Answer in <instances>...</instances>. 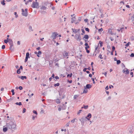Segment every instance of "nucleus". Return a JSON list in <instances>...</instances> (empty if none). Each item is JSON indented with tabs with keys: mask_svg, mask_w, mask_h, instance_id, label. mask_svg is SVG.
Segmentation results:
<instances>
[{
	"mask_svg": "<svg viewBox=\"0 0 134 134\" xmlns=\"http://www.w3.org/2000/svg\"><path fill=\"white\" fill-rule=\"evenodd\" d=\"M81 17H79L78 18V19L77 20L79 22L81 21Z\"/></svg>",
	"mask_w": 134,
	"mask_h": 134,
	"instance_id": "c85d7f7f",
	"label": "nucleus"
},
{
	"mask_svg": "<svg viewBox=\"0 0 134 134\" xmlns=\"http://www.w3.org/2000/svg\"><path fill=\"white\" fill-rule=\"evenodd\" d=\"M130 56L131 57H134V54L133 53H132L130 55Z\"/></svg>",
	"mask_w": 134,
	"mask_h": 134,
	"instance_id": "c03bdc74",
	"label": "nucleus"
},
{
	"mask_svg": "<svg viewBox=\"0 0 134 134\" xmlns=\"http://www.w3.org/2000/svg\"><path fill=\"white\" fill-rule=\"evenodd\" d=\"M59 107L61 108L62 110H64L66 109V106L64 104H62L61 105L59 106Z\"/></svg>",
	"mask_w": 134,
	"mask_h": 134,
	"instance_id": "1a4fd4ad",
	"label": "nucleus"
},
{
	"mask_svg": "<svg viewBox=\"0 0 134 134\" xmlns=\"http://www.w3.org/2000/svg\"><path fill=\"white\" fill-rule=\"evenodd\" d=\"M82 33L81 34L82 35H83V34H85V32L83 29H81Z\"/></svg>",
	"mask_w": 134,
	"mask_h": 134,
	"instance_id": "cd10ccee",
	"label": "nucleus"
},
{
	"mask_svg": "<svg viewBox=\"0 0 134 134\" xmlns=\"http://www.w3.org/2000/svg\"><path fill=\"white\" fill-rule=\"evenodd\" d=\"M46 8L44 6L42 5L41 7V9L43 10H45L46 9Z\"/></svg>",
	"mask_w": 134,
	"mask_h": 134,
	"instance_id": "6ab92c4d",
	"label": "nucleus"
},
{
	"mask_svg": "<svg viewBox=\"0 0 134 134\" xmlns=\"http://www.w3.org/2000/svg\"><path fill=\"white\" fill-rule=\"evenodd\" d=\"M84 21L85 22H87L88 21V20L87 19H84Z\"/></svg>",
	"mask_w": 134,
	"mask_h": 134,
	"instance_id": "8fccbe9b",
	"label": "nucleus"
},
{
	"mask_svg": "<svg viewBox=\"0 0 134 134\" xmlns=\"http://www.w3.org/2000/svg\"><path fill=\"white\" fill-rule=\"evenodd\" d=\"M15 104L16 105H22L21 103V102H19V103L16 102Z\"/></svg>",
	"mask_w": 134,
	"mask_h": 134,
	"instance_id": "393cba45",
	"label": "nucleus"
},
{
	"mask_svg": "<svg viewBox=\"0 0 134 134\" xmlns=\"http://www.w3.org/2000/svg\"><path fill=\"white\" fill-rule=\"evenodd\" d=\"M21 79L22 80H24V79H26V76H22L21 77Z\"/></svg>",
	"mask_w": 134,
	"mask_h": 134,
	"instance_id": "a878e982",
	"label": "nucleus"
},
{
	"mask_svg": "<svg viewBox=\"0 0 134 134\" xmlns=\"http://www.w3.org/2000/svg\"><path fill=\"white\" fill-rule=\"evenodd\" d=\"M92 86L90 84H87L86 85V88L89 89L91 88Z\"/></svg>",
	"mask_w": 134,
	"mask_h": 134,
	"instance_id": "9b49d317",
	"label": "nucleus"
},
{
	"mask_svg": "<svg viewBox=\"0 0 134 134\" xmlns=\"http://www.w3.org/2000/svg\"><path fill=\"white\" fill-rule=\"evenodd\" d=\"M82 111V110H80L77 113V114H79Z\"/></svg>",
	"mask_w": 134,
	"mask_h": 134,
	"instance_id": "69168bd1",
	"label": "nucleus"
},
{
	"mask_svg": "<svg viewBox=\"0 0 134 134\" xmlns=\"http://www.w3.org/2000/svg\"><path fill=\"white\" fill-rule=\"evenodd\" d=\"M76 19V18L75 16H74L71 18L72 21H71V23H72L75 21Z\"/></svg>",
	"mask_w": 134,
	"mask_h": 134,
	"instance_id": "ddd939ff",
	"label": "nucleus"
},
{
	"mask_svg": "<svg viewBox=\"0 0 134 134\" xmlns=\"http://www.w3.org/2000/svg\"><path fill=\"white\" fill-rule=\"evenodd\" d=\"M49 65L50 66L52 67V66L53 65V61L50 60L49 61Z\"/></svg>",
	"mask_w": 134,
	"mask_h": 134,
	"instance_id": "4468645a",
	"label": "nucleus"
},
{
	"mask_svg": "<svg viewBox=\"0 0 134 134\" xmlns=\"http://www.w3.org/2000/svg\"><path fill=\"white\" fill-rule=\"evenodd\" d=\"M129 42L128 43H127V44H126L125 45V46L126 47L128 46L129 45Z\"/></svg>",
	"mask_w": 134,
	"mask_h": 134,
	"instance_id": "774afa93",
	"label": "nucleus"
},
{
	"mask_svg": "<svg viewBox=\"0 0 134 134\" xmlns=\"http://www.w3.org/2000/svg\"><path fill=\"white\" fill-rule=\"evenodd\" d=\"M108 32H109V33L111 34H112V31H111V29H109V30H108Z\"/></svg>",
	"mask_w": 134,
	"mask_h": 134,
	"instance_id": "79ce46f5",
	"label": "nucleus"
},
{
	"mask_svg": "<svg viewBox=\"0 0 134 134\" xmlns=\"http://www.w3.org/2000/svg\"><path fill=\"white\" fill-rule=\"evenodd\" d=\"M6 126L8 128L10 129H16V124L12 121H10L9 123H7Z\"/></svg>",
	"mask_w": 134,
	"mask_h": 134,
	"instance_id": "f257e3e1",
	"label": "nucleus"
},
{
	"mask_svg": "<svg viewBox=\"0 0 134 134\" xmlns=\"http://www.w3.org/2000/svg\"><path fill=\"white\" fill-rule=\"evenodd\" d=\"M85 30L86 31H87L88 32L89 31V29L88 28H86Z\"/></svg>",
	"mask_w": 134,
	"mask_h": 134,
	"instance_id": "49530a36",
	"label": "nucleus"
},
{
	"mask_svg": "<svg viewBox=\"0 0 134 134\" xmlns=\"http://www.w3.org/2000/svg\"><path fill=\"white\" fill-rule=\"evenodd\" d=\"M87 69V68H85L83 70V71L84 72L86 71V70Z\"/></svg>",
	"mask_w": 134,
	"mask_h": 134,
	"instance_id": "052dcab7",
	"label": "nucleus"
},
{
	"mask_svg": "<svg viewBox=\"0 0 134 134\" xmlns=\"http://www.w3.org/2000/svg\"><path fill=\"white\" fill-rule=\"evenodd\" d=\"M83 38L87 39H88V38H89L88 35H85L84 36Z\"/></svg>",
	"mask_w": 134,
	"mask_h": 134,
	"instance_id": "aec40b11",
	"label": "nucleus"
},
{
	"mask_svg": "<svg viewBox=\"0 0 134 134\" xmlns=\"http://www.w3.org/2000/svg\"><path fill=\"white\" fill-rule=\"evenodd\" d=\"M131 19L132 21L134 20V16H132L131 17Z\"/></svg>",
	"mask_w": 134,
	"mask_h": 134,
	"instance_id": "f704fd0d",
	"label": "nucleus"
},
{
	"mask_svg": "<svg viewBox=\"0 0 134 134\" xmlns=\"http://www.w3.org/2000/svg\"><path fill=\"white\" fill-rule=\"evenodd\" d=\"M85 89L83 91V93H86L88 92V90H87V88L85 87Z\"/></svg>",
	"mask_w": 134,
	"mask_h": 134,
	"instance_id": "dca6fc26",
	"label": "nucleus"
},
{
	"mask_svg": "<svg viewBox=\"0 0 134 134\" xmlns=\"http://www.w3.org/2000/svg\"><path fill=\"white\" fill-rule=\"evenodd\" d=\"M80 121H81L82 124L83 125L85 121L86 120V118L85 117H82L81 119H80Z\"/></svg>",
	"mask_w": 134,
	"mask_h": 134,
	"instance_id": "0eeeda50",
	"label": "nucleus"
},
{
	"mask_svg": "<svg viewBox=\"0 0 134 134\" xmlns=\"http://www.w3.org/2000/svg\"><path fill=\"white\" fill-rule=\"evenodd\" d=\"M29 29L31 30V31H33V30L32 29V27L31 26H29Z\"/></svg>",
	"mask_w": 134,
	"mask_h": 134,
	"instance_id": "5701e85b",
	"label": "nucleus"
},
{
	"mask_svg": "<svg viewBox=\"0 0 134 134\" xmlns=\"http://www.w3.org/2000/svg\"><path fill=\"white\" fill-rule=\"evenodd\" d=\"M72 76V74L71 73L70 74H68L67 75V77H68L69 76H70V77H71Z\"/></svg>",
	"mask_w": 134,
	"mask_h": 134,
	"instance_id": "e433bc0d",
	"label": "nucleus"
},
{
	"mask_svg": "<svg viewBox=\"0 0 134 134\" xmlns=\"http://www.w3.org/2000/svg\"><path fill=\"white\" fill-rule=\"evenodd\" d=\"M8 40H5L4 41V42L5 43H7L8 42Z\"/></svg>",
	"mask_w": 134,
	"mask_h": 134,
	"instance_id": "3c124183",
	"label": "nucleus"
},
{
	"mask_svg": "<svg viewBox=\"0 0 134 134\" xmlns=\"http://www.w3.org/2000/svg\"><path fill=\"white\" fill-rule=\"evenodd\" d=\"M115 48L114 47V46H113L112 47V51L113 52L115 50Z\"/></svg>",
	"mask_w": 134,
	"mask_h": 134,
	"instance_id": "c9c22d12",
	"label": "nucleus"
},
{
	"mask_svg": "<svg viewBox=\"0 0 134 134\" xmlns=\"http://www.w3.org/2000/svg\"><path fill=\"white\" fill-rule=\"evenodd\" d=\"M59 85V83H57L56 84H55L54 85V86L55 87L56 86H58Z\"/></svg>",
	"mask_w": 134,
	"mask_h": 134,
	"instance_id": "bb28decb",
	"label": "nucleus"
},
{
	"mask_svg": "<svg viewBox=\"0 0 134 134\" xmlns=\"http://www.w3.org/2000/svg\"><path fill=\"white\" fill-rule=\"evenodd\" d=\"M122 72L125 73V74H129V71L127 68H125L122 70Z\"/></svg>",
	"mask_w": 134,
	"mask_h": 134,
	"instance_id": "39448f33",
	"label": "nucleus"
},
{
	"mask_svg": "<svg viewBox=\"0 0 134 134\" xmlns=\"http://www.w3.org/2000/svg\"><path fill=\"white\" fill-rule=\"evenodd\" d=\"M42 54V52H41V51H38V52L37 53V54H39V55H40L41 54Z\"/></svg>",
	"mask_w": 134,
	"mask_h": 134,
	"instance_id": "4c0bfd02",
	"label": "nucleus"
},
{
	"mask_svg": "<svg viewBox=\"0 0 134 134\" xmlns=\"http://www.w3.org/2000/svg\"><path fill=\"white\" fill-rule=\"evenodd\" d=\"M4 2H5V1L3 0V1L1 2V4L3 5H5V3Z\"/></svg>",
	"mask_w": 134,
	"mask_h": 134,
	"instance_id": "2f4dec72",
	"label": "nucleus"
},
{
	"mask_svg": "<svg viewBox=\"0 0 134 134\" xmlns=\"http://www.w3.org/2000/svg\"><path fill=\"white\" fill-rule=\"evenodd\" d=\"M92 80L93 81V83L94 84H95V82L94 81V78H92Z\"/></svg>",
	"mask_w": 134,
	"mask_h": 134,
	"instance_id": "a19ab883",
	"label": "nucleus"
},
{
	"mask_svg": "<svg viewBox=\"0 0 134 134\" xmlns=\"http://www.w3.org/2000/svg\"><path fill=\"white\" fill-rule=\"evenodd\" d=\"M39 4L37 2H33L32 7L33 8H38Z\"/></svg>",
	"mask_w": 134,
	"mask_h": 134,
	"instance_id": "7ed1b4c3",
	"label": "nucleus"
},
{
	"mask_svg": "<svg viewBox=\"0 0 134 134\" xmlns=\"http://www.w3.org/2000/svg\"><path fill=\"white\" fill-rule=\"evenodd\" d=\"M62 108L61 107H60L59 108H58V110L59 111H60L61 110Z\"/></svg>",
	"mask_w": 134,
	"mask_h": 134,
	"instance_id": "bf43d9fd",
	"label": "nucleus"
},
{
	"mask_svg": "<svg viewBox=\"0 0 134 134\" xmlns=\"http://www.w3.org/2000/svg\"><path fill=\"white\" fill-rule=\"evenodd\" d=\"M11 92H12V95H13L14 94V89H12L11 90Z\"/></svg>",
	"mask_w": 134,
	"mask_h": 134,
	"instance_id": "473e14b6",
	"label": "nucleus"
},
{
	"mask_svg": "<svg viewBox=\"0 0 134 134\" xmlns=\"http://www.w3.org/2000/svg\"><path fill=\"white\" fill-rule=\"evenodd\" d=\"M5 48V45H3L2 47V49H4Z\"/></svg>",
	"mask_w": 134,
	"mask_h": 134,
	"instance_id": "58836bf2",
	"label": "nucleus"
},
{
	"mask_svg": "<svg viewBox=\"0 0 134 134\" xmlns=\"http://www.w3.org/2000/svg\"><path fill=\"white\" fill-rule=\"evenodd\" d=\"M13 43L12 44H10V47H9L10 49L11 50H13V49H14V48L13 47Z\"/></svg>",
	"mask_w": 134,
	"mask_h": 134,
	"instance_id": "f8f14e48",
	"label": "nucleus"
},
{
	"mask_svg": "<svg viewBox=\"0 0 134 134\" xmlns=\"http://www.w3.org/2000/svg\"><path fill=\"white\" fill-rule=\"evenodd\" d=\"M19 88L20 90H21L23 89V87L21 86H20L19 87Z\"/></svg>",
	"mask_w": 134,
	"mask_h": 134,
	"instance_id": "6e6d98bb",
	"label": "nucleus"
},
{
	"mask_svg": "<svg viewBox=\"0 0 134 134\" xmlns=\"http://www.w3.org/2000/svg\"><path fill=\"white\" fill-rule=\"evenodd\" d=\"M28 59V58H27L25 57V62H26L27 61Z\"/></svg>",
	"mask_w": 134,
	"mask_h": 134,
	"instance_id": "0e129e2a",
	"label": "nucleus"
},
{
	"mask_svg": "<svg viewBox=\"0 0 134 134\" xmlns=\"http://www.w3.org/2000/svg\"><path fill=\"white\" fill-rule=\"evenodd\" d=\"M61 102L60 99H56V103L57 104H59Z\"/></svg>",
	"mask_w": 134,
	"mask_h": 134,
	"instance_id": "a211bd4d",
	"label": "nucleus"
},
{
	"mask_svg": "<svg viewBox=\"0 0 134 134\" xmlns=\"http://www.w3.org/2000/svg\"><path fill=\"white\" fill-rule=\"evenodd\" d=\"M103 30V29L102 28H100V29H99L98 30V31L99 32H100V31H102Z\"/></svg>",
	"mask_w": 134,
	"mask_h": 134,
	"instance_id": "5fc2aeb1",
	"label": "nucleus"
},
{
	"mask_svg": "<svg viewBox=\"0 0 134 134\" xmlns=\"http://www.w3.org/2000/svg\"><path fill=\"white\" fill-rule=\"evenodd\" d=\"M83 106V107H81V108L82 109L83 108H84L85 109H87L88 108V106L87 105L86 106L85 105H84Z\"/></svg>",
	"mask_w": 134,
	"mask_h": 134,
	"instance_id": "f3484780",
	"label": "nucleus"
},
{
	"mask_svg": "<svg viewBox=\"0 0 134 134\" xmlns=\"http://www.w3.org/2000/svg\"><path fill=\"white\" fill-rule=\"evenodd\" d=\"M33 113H34L36 114V115H37V112L35 110H33Z\"/></svg>",
	"mask_w": 134,
	"mask_h": 134,
	"instance_id": "09e8293b",
	"label": "nucleus"
},
{
	"mask_svg": "<svg viewBox=\"0 0 134 134\" xmlns=\"http://www.w3.org/2000/svg\"><path fill=\"white\" fill-rule=\"evenodd\" d=\"M121 63V61L120 60H117V64H119Z\"/></svg>",
	"mask_w": 134,
	"mask_h": 134,
	"instance_id": "7c9ffc66",
	"label": "nucleus"
},
{
	"mask_svg": "<svg viewBox=\"0 0 134 134\" xmlns=\"http://www.w3.org/2000/svg\"><path fill=\"white\" fill-rule=\"evenodd\" d=\"M18 69H19L20 70V69H23V66H21Z\"/></svg>",
	"mask_w": 134,
	"mask_h": 134,
	"instance_id": "338daca9",
	"label": "nucleus"
},
{
	"mask_svg": "<svg viewBox=\"0 0 134 134\" xmlns=\"http://www.w3.org/2000/svg\"><path fill=\"white\" fill-rule=\"evenodd\" d=\"M89 48V46H86L85 47V49L86 50L87 49Z\"/></svg>",
	"mask_w": 134,
	"mask_h": 134,
	"instance_id": "603ef678",
	"label": "nucleus"
},
{
	"mask_svg": "<svg viewBox=\"0 0 134 134\" xmlns=\"http://www.w3.org/2000/svg\"><path fill=\"white\" fill-rule=\"evenodd\" d=\"M58 35V34L57 32H54L52 33L51 36V38H52L53 40H54L56 38V37Z\"/></svg>",
	"mask_w": 134,
	"mask_h": 134,
	"instance_id": "20e7f679",
	"label": "nucleus"
},
{
	"mask_svg": "<svg viewBox=\"0 0 134 134\" xmlns=\"http://www.w3.org/2000/svg\"><path fill=\"white\" fill-rule=\"evenodd\" d=\"M70 121H69L68 122L67 124H66V126L67 127H68L69 126V124H70Z\"/></svg>",
	"mask_w": 134,
	"mask_h": 134,
	"instance_id": "37998d69",
	"label": "nucleus"
},
{
	"mask_svg": "<svg viewBox=\"0 0 134 134\" xmlns=\"http://www.w3.org/2000/svg\"><path fill=\"white\" fill-rule=\"evenodd\" d=\"M111 96H109L108 97V98L107 99V100H110L111 99Z\"/></svg>",
	"mask_w": 134,
	"mask_h": 134,
	"instance_id": "4d7b16f0",
	"label": "nucleus"
},
{
	"mask_svg": "<svg viewBox=\"0 0 134 134\" xmlns=\"http://www.w3.org/2000/svg\"><path fill=\"white\" fill-rule=\"evenodd\" d=\"M8 42L9 43L10 42H13L12 40L11 39H9L8 40Z\"/></svg>",
	"mask_w": 134,
	"mask_h": 134,
	"instance_id": "a18cd8bd",
	"label": "nucleus"
},
{
	"mask_svg": "<svg viewBox=\"0 0 134 134\" xmlns=\"http://www.w3.org/2000/svg\"><path fill=\"white\" fill-rule=\"evenodd\" d=\"M54 74H53L52 75L51 77L52 78H54Z\"/></svg>",
	"mask_w": 134,
	"mask_h": 134,
	"instance_id": "e2e57ef3",
	"label": "nucleus"
},
{
	"mask_svg": "<svg viewBox=\"0 0 134 134\" xmlns=\"http://www.w3.org/2000/svg\"><path fill=\"white\" fill-rule=\"evenodd\" d=\"M63 56L64 57H66L67 58H68V53L66 51H64V54H63Z\"/></svg>",
	"mask_w": 134,
	"mask_h": 134,
	"instance_id": "9d476101",
	"label": "nucleus"
},
{
	"mask_svg": "<svg viewBox=\"0 0 134 134\" xmlns=\"http://www.w3.org/2000/svg\"><path fill=\"white\" fill-rule=\"evenodd\" d=\"M79 21H78L77 20L76 21H75V23L76 24H78V23H79Z\"/></svg>",
	"mask_w": 134,
	"mask_h": 134,
	"instance_id": "13d9d810",
	"label": "nucleus"
},
{
	"mask_svg": "<svg viewBox=\"0 0 134 134\" xmlns=\"http://www.w3.org/2000/svg\"><path fill=\"white\" fill-rule=\"evenodd\" d=\"M98 57L101 59H103V57H102V55H101L100 54Z\"/></svg>",
	"mask_w": 134,
	"mask_h": 134,
	"instance_id": "ea45409f",
	"label": "nucleus"
},
{
	"mask_svg": "<svg viewBox=\"0 0 134 134\" xmlns=\"http://www.w3.org/2000/svg\"><path fill=\"white\" fill-rule=\"evenodd\" d=\"M7 130V127H5L3 128V131L4 132H5Z\"/></svg>",
	"mask_w": 134,
	"mask_h": 134,
	"instance_id": "b1692460",
	"label": "nucleus"
},
{
	"mask_svg": "<svg viewBox=\"0 0 134 134\" xmlns=\"http://www.w3.org/2000/svg\"><path fill=\"white\" fill-rule=\"evenodd\" d=\"M79 96L78 95H74V99H76Z\"/></svg>",
	"mask_w": 134,
	"mask_h": 134,
	"instance_id": "412c9836",
	"label": "nucleus"
},
{
	"mask_svg": "<svg viewBox=\"0 0 134 134\" xmlns=\"http://www.w3.org/2000/svg\"><path fill=\"white\" fill-rule=\"evenodd\" d=\"M133 127L132 126H131L129 127L128 129V130L129 132L130 133H133Z\"/></svg>",
	"mask_w": 134,
	"mask_h": 134,
	"instance_id": "6e6552de",
	"label": "nucleus"
},
{
	"mask_svg": "<svg viewBox=\"0 0 134 134\" xmlns=\"http://www.w3.org/2000/svg\"><path fill=\"white\" fill-rule=\"evenodd\" d=\"M105 89L106 90H108L109 89L108 86H106Z\"/></svg>",
	"mask_w": 134,
	"mask_h": 134,
	"instance_id": "680f3d73",
	"label": "nucleus"
},
{
	"mask_svg": "<svg viewBox=\"0 0 134 134\" xmlns=\"http://www.w3.org/2000/svg\"><path fill=\"white\" fill-rule=\"evenodd\" d=\"M21 11L22 12V14L23 16H27L28 15V9H25V11L23 9H22Z\"/></svg>",
	"mask_w": 134,
	"mask_h": 134,
	"instance_id": "f03ea898",
	"label": "nucleus"
},
{
	"mask_svg": "<svg viewBox=\"0 0 134 134\" xmlns=\"http://www.w3.org/2000/svg\"><path fill=\"white\" fill-rule=\"evenodd\" d=\"M25 111H26V109L25 108H24L23 109V113H25Z\"/></svg>",
	"mask_w": 134,
	"mask_h": 134,
	"instance_id": "864d4df0",
	"label": "nucleus"
},
{
	"mask_svg": "<svg viewBox=\"0 0 134 134\" xmlns=\"http://www.w3.org/2000/svg\"><path fill=\"white\" fill-rule=\"evenodd\" d=\"M14 14L15 15L16 18H17L18 17V16L17 15V13L16 12H14Z\"/></svg>",
	"mask_w": 134,
	"mask_h": 134,
	"instance_id": "72a5a7b5",
	"label": "nucleus"
},
{
	"mask_svg": "<svg viewBox=\"0 0 134 134\" xmlns=\"http://www.w3.org/2000/svg\"><path fill=\"white\" fill-rule=\"evenodd\" d=\"M71 29L72 30L73 32L75 33H76L77 32V30L73 28H72Z\"/></svg>",
	"mask_w": 134,
	"mask_h": 134,
	"instance_id": "4be33fe9",
	"label": "nucleus"
},
{
	"mask_svg": "<svg viewBox=\"0 0 134 134\" xmlns=\"http://www.w3.org/2000/svg\"><path fill=\"white\" fill-rule=\"evenodd\" d=\"M75 37L77 41H80L81 39V37L80 35L76 34L75 36Z\"/></svg>",
	"mask_w": 134,
	"mask_h": 134,
	"instance_id": "423d86ee",
	"label": "nucleus"
},
{
	"mask_svg": "<svg viewBox=\"0 0 134 134\" xmlns=\"http://www.w3.org/2000/svg\"><path fill=\"white\" fill-rule=\"evenodd\" d=\"M76 119L75 118L74 119L72 120L71 121V122L72 123H74L75 121V120Z\"/></svg>",
	"mask_w": 134,
	"mask_h": 134,
	"instance_id": "de8ad7c7",
	"label": "nucleus"
},
{
	"mask_svg": "<svg viewBox=\"0 0 134 134\" xmlns=\"http://www.w3.org/2000/svg\"><path fill=\"white\" fill-rule=\"evenodd\" d=\"M92 115L90 113H89L88 115H87V116L86 117H85V118H91Z\"/></svg>",
	"mask_w": 134,
	"mask_h": 134,
	"instance_id": "2eb2a0df",
	"label": "nucleus"
},
{
	"mask_svg": "<svg viewBox=\"0 0 134 134\" xmlns=\"http://www.w3.org/2000/svg\"><path fill=\"white\" fill-rule=\"evenodd\" d=\"M20 70L19 69H18L17 71V73L18 74H19L20 73Z\"/></svg>",
	"mask_w": 134,
	"mask_h": 134,
	"instance_id": "c756f323",
	"label": "nucleus"
}]
</instances>
